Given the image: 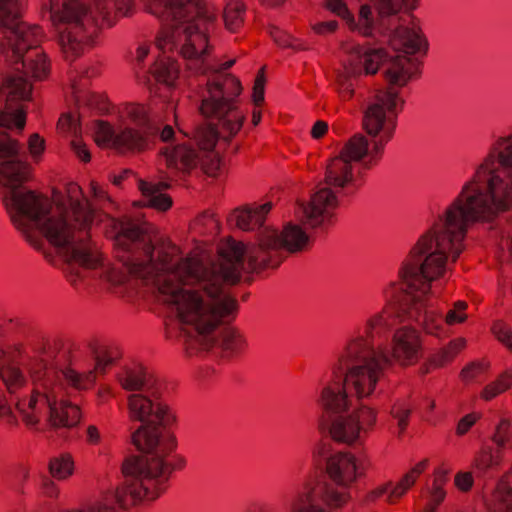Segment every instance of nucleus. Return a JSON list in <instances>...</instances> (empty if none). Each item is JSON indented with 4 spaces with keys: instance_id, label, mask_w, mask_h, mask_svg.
<instances>
[{
    "instance_id": "473e14b6",
    "label": "nucleus",
    "mask_w": 512,
    "mask_h": 512,
    "mask_svg": "<svg viewBox=\"0 0 512 512\" xmlns=\"http://www.w3.org/2000/svg\"><path fill=\"white\" fill-rule=\"evenodd\" d=\"M71 147L75 154L84 162L90 160V153L86 146L77 138L71 141Z\"/></svg>"
},
{
    "instance_id": "7c9ffc66",
    "label": "nucleus",
    "mask_w": 512,
    "mask_h": 512,
    "mask_svg": "<svg viewBox=\"0 0 512 512\" xmlns=\"http://www.w3.org/2000/svg\"><path fill=\"white\" fill-rule=\"evenodd\" d=\"M494 333L500 342L507 348L512 349V330L501 326L495 328Z\"/></svg>"
},
{
    "instance_id": "f03ea898",
    "label": "nucleus",
    "mask_w": 512,
    "mask_h": 512,
    "mask_svg": "<svg viewBox=\"0 0 512 512\" xmlns=\"http://www.w3.org/2000/svg\"><path fill=\"white\" fill-rule=\"evenodd\" d=\"M266 4L277 6L284 0H263ZM417 0H372L371 4H362L356 19L342 0H327V9L346 21L352 31L365 37L387 34L391 45L399 53L386 59L382 49L367 48L359 44L348 43L344 46L348 54V64L337 76L339 93L343 99H349L354 93V80L362 73L375 74L380 65L388 87L375 91L368 100L363 114V128L366 136L356 133L342 147L338 156L332 158L326 166L323 182L311 196L309 203H299L296 214L301 222L312 229H327L335 216V210L353 197L360 182L352 170V162L361 170H369L382 159L387 143L393 138L397 119L402 111L405 99L400 93L411 79V59L422 47L427 50L428 43L420 31L400 23L398 12L402 6L408 9L416 7Z\"/></svg>"
},
{
    "instance_id": "c85d7f7f",
    "label": "nucleus",
    "mask_w": 512,
    "mask_h": 512,
    "mask_svg": "<svg viewBox=\"0 0 512 512\" xmlns=\"http://www.w3.org/2000/svg\"><path fill=\"white\" fill-rule=\"evenodd\" d=\"M338 27V23L335 20H328L315 23L313 25V30L315 33L319 35H327L333 33Z\"/></svg>"
},
{
    "instance_id": "412c9836",
    "label": "nucleus",
    "mask_w": 512,
    "mask_h": 512,
    "mask_svg": "<svg viewBox=\"0 0 512 512\" xmlns=\"http://www.w3.org/2000/svg\"><path fill=\"white\" fill-rule=\"evenodd\" d=\"M512 386V371L504 372L500 378L487 385L482 392V397L485 400H490L497 396L498 394L506 391Z\"/></svg>"
},
{
    "instance_id": "4be33fe9",
    "label": "nucleus",
    "mask_w": 512,
    "mask_h": 512,
    "mask_svg": "<svg viewBox=\"0 0 512 512\" xmlns=\"http://www.w3.org/2000/svg\"><path fill=\"white\" fill-rule=\"evenodd\" d=\"M51 475L56 479H65L73 472V462L68 455L54 458L49 463Z\"/></svg>"
},
{
    "instance_id": "f8f14e48",
    "label": "nucleus",
    "mask_w": 512,
    "mask_h": 512,
    "mask_svg": "<svg viewBox=\"0 0 512 512\" xmlns=\"http://www.w3.org/2000/svg\"><path fill=\"white\" fill-rule=\"evenodd\" d=\"M497 450L494 453L490 446H483L474 459L478 474L485 475L488 470L499 464L502 449L512 448V427L507 419H500L491 437Z\"/></svg>"
},
{
    "instance_id": "37998d69",
    "label": "nucleus",
    "mask_w": 512,
    "mask_h": 512,
    "mask_svg": "<svg viewBox=\"0 0 512 512\" xmlns=\"http://www.w3.org/2000/svg\"><path fill=\"white\" fill-rule=\"evenodd\" d=\"M434 407V402H431L430 403V409H432Z\"/></svg>"
},
{
    "instance_id": "ea45409f",
    "label": "nucleus",
    "mask_w": 512,
    "mask_h": 512,
    "mask_svg": "<svg viewBox=\"0 0 512 512\" xmlns=\"http://www.w3.org/2000/svg\"><path fill=\"white\" fill-rule=\"evenodd\" d=\"M234 64V60L224 63L221 67L222 71L229 69Z\"/></svg>"
},
{
    "instance_id": "4c0bfd02",
    "label": "nucleus",
    "mask_w": 512,
    "mask_h": 512,
    "mask_svg": "<svg viewBox=\"0 0 512 512\" xmlns=\"http://www.w3.org/2000/svg\"><path fill=\"white\" fill-rule=\"evenodd\" d=\"M467 307V304L466 302L464 301H457L455 304H454V309L459 311L460 313H463L464 310L466 309Z\"/></svg>"
},
{
    "instance_id": "cd10ccee",
    "label": "nucleus",
    "mask_w": 512,
    "mask_h": 512,
    "mask_svg": "<svg viewBox=\"0 0 512 512\" xmlns=\"http://www.w3.org/2000/svg\"><path fill=\"white\" fill-rule=\"evenodd\" d=\"M58 127L63 132H70L75 136L78 133V124L71 115H63L58 122Z\"/></svg>"
},
{
    "instance_id": "2f4dec72",
    "label": "nucleus",
    "mask_w": 512,
    "mask_h": 512,
    "mask_svg": "<svg viewBox=\"0 0 512 512\" xmlns=\"http://www.w3.org/2000/svg\"><path fill=\"white\" fill-rule=\"evenodd\" d=\"M40 486L45 496L54 498L58 495V489L56 485L47 476H42Z\"/></svg>"
},
{
    "instance_id": "bb28decb",
    "label": "nucleus",
    "mask_w": 512,
    "mask_h": 512,
    "mask_svg": "<svg viewBox=\"0 0 512 512\" xmlns=\"http://www.w3.org/2000/svg\"><path fill=\"white\" fill-rule=\"evenodd\" d=\"M264 84L265 77L263 72H260L255 79L253 87V102L255 105H259L264 100Z\"/></svg>"
},
{
    "instance_id": "f3484780",
    "label": "nucleus",
    "mask_w": 512,
    "mask_h": 512,
    "mask_svg": "<svg viewBox=\"0 0 512 512\" xmlns=\"http://www.w3.org/2000/svg\"><path fill=\"white\" fill-rule=\"evenodd\" d=\"M144 73L152 75L159 82L172 85L177 78L178 67L176 63L161 58L150 65Z\"/></svg>"
},
{
    "instance_id": "a19ab883",
    "label": "nucleus",
    "mask_w": 512,
    "mask_h": 512,
    "mask_svg": "<svg viewBox=\"0 0 512 512\" xmlns=\"http://www.w3.org/2000/svg\"><path fill=\"white\" fill-rule=\"evenodd\" d=\"M122 179H123V176H115V177H114V180H113V183H114L115 185H120V183H121Z\"/></svg>"
},
{
    "instance_id": "20e7f679",
    "label": "nucleus",
    "mask_w": 512,
    "mask_h": 512,
    "mask_svg": "<svg viewBox=\"0 0 512 512\" xmlns=\"http://www.w3.org/2000/svg\"><path fill=\"white\" fill-rule=\"evenodd\" d=\"M512 206V189L488 153L474 167L457 196L434 217L430 227L411 247L398 270L397 280L381 285L386 303L376 314L384 313L391 337L385 345L390 358L401 365H412L421 357V343L416 330L397 327L398 317L416 322L427 333L439 336L443 323L454 324L466 315L452 309L443 317L434 297V282L442 278L450 264L463 251V241L470 225L489 222Z\"/></svg>"
},
{
    "instance_id": "aec40b11",
    "label": "nucleus",
    "mask_w": 512,
    "mask_h": 512,
    "mask_svg": "<svg viewBox=\"0 0 512 512\" xmlns=\"http://www.w3.org/2000/svg\"><path fill=\"white\" fill-rule=\"evenodd\" d=\"M243 5L239 2L229 3L223 13V18L227 29L237 30L243 22Z\"/></svg>"
},
{
    "instance_id": "0eeeda50",
    "label": "nucleus",
    "mask_w": 512,
    "mask_h": 512,
    "mask_svg": "<svg viewBox=\"0 0 512 512\" xmlns=\"http://www.w3.org/2000/svg\"><path fill=\"white\" fill-rule=\"evenodd\" d=\"M228 283L232 284L216 268L186 260L178 270L164 269L146 286L166 308L168 338L179 337L191 346L231 358L244 350L246 340L235 328L220 327L237 310Z\"/></svg>"
},
{
    "instance_id": "c756f323",
    "label": "nucleus",
    "mask_w": 512,
    "mask_h": 512,
    "mask_svg": "<svg viewBox=\"0 0 512 512\" xmlns=\"http://www.w3.org/2000/svg\"><path fill=\"white\" fill-rule=\"evenodd\" d=\"M472 484L473 477L469 472H461L455 476V485L462 491H468Z\"/></svg>"
},
{
    "instance_id": "5701e85b",
    "label": "nucleus",
    "mask_w": 512,
    "mask_h": 512,
    "mask_svg": "<svg viewBox=\"0 0 512 512\" xmlns=\"http://www.w3.org/2000/svg\"><path fill=\"white\" fill-rule=\"evenodd\" d=\"M464 346L465 341L463 339L451 341L448 346L442 348L439 352L436 359V364L441 366L444 363L450 361Z\"/></svg>"
},
{
    "instance_id": "a211bd4d",
    "label": "nucleus",
    "mask_w": 512,
    "mask_h": 512,
    "mask_svg": "<svg viewBox=\"0 0 512 512\" xmlns=\"http://www.w3.org/2000/svg\"><path fill=\"white\" fill-rule=\"evenodd\" d=\"M72 93L78 106H87L93 109H104V102L101 97L85 90V84L72 80Z\"/></svg>"
},
{
    "instance_id": "9b49d317",
    "label": "nucleus",
    "mask_w": 512,
    "mask_h": 512,
    "mask_svg": "<svg viewBox=\"0 0 512 512\" xmlns=\"http://www.w3.org/2000/svg\"><path fill=\"white\" fill-rule=\"evenodd\" d=\"M124 113L129 121L117 128L98 121L95 124V138L100 145H109L120 153L141 152L149 149L159 136L163 142L174 139V130L166 125L162 130L144 105L130 104Z\"/></svg>"
},
{
    "instance_id": "f704fd0d",
    "label": "nucleus",
    "mask_w": 512,
    "mask_h": 512,
    "mask_svg": "<svg viewBox=\"0 0 512 512\" xmlns=\"http://www.w3.org/2000/svg\"><path fill=\"white\" fill-rule=\"evenodd\" d=\"M327 130L328 124L325 121L319 120L313 125L311 135L314 139H320L324 136Z\"/></svg>"
},
{
    "instance_id": "2eb2a0df",
    "label": "nucleus",
    "mask_w": 512,
    "mask_h": 512,
    "mask_svg": "<svg viewBox=\"0 0 512 512\" xmlns=\"http://www.w3.org/2000/svg\"><path fill=\"white\" fill-rule=\"evenodd\" d=\"M169 187L167 182L158 183L139 181V189L145 199V204L158 210H167L172 205L169 196L163 193Z\"/></svg>"
},
{
    "instance_id": "dca6fc26",
    "label": "nucleus",
    "mask_w": 512,
    "mask_h": 512,
    "mask_svg": "<svg viewBox=\"0 0 512 512\" xmlns=\"http://www.w3.org/2000/svg\"><path fill=\"white\" fill-rule=\"evenodd\" d=\"M448 470L440 467L434 472L432 486L427 487L425 494L426 503L421 512H436V507L442 503L446 497L444 486L448 481Z\"/></svg>"
},
{
    "instance_id": "6ab92c4d",
    "label": "nucleus",
    "mask_w": 512,
    "mask_h": 512,
    "mask_svg": "<svg viewBox=\"0 0 512 512\" xmlns=\"http://www.w3.org/2000/svg\"><path fill=\"white\" fill-rule=\"evenodd\" d=\"M495 512H512V488L504 481L498 483L493 494Z\"/></svg>"
},
{
    "instance_id": "ddd939ff",
    "label": "nucleus",
    "mask_w": 512,
    "mask_h": 512,
    "mask_svg": "<svg viewBox=\"0 0 512 512\" xmlns=\"http://www.w3.org/2000/svg\"><path fill=\"white\" fill-rule=\"evenodd\" d=\"M426 466L427 460L417 463L413 468L405 473L398 482L393 483L392 481H389L371 491L367 495V501H374L378 497L386 495L387 503H396V501L403 497L416 483L417 478L423 473Z\"/></svg>"
},
{
    "instance_id": "39448f33",
    "label": "nucleus",
    "mask_w": 512,
    "mask_h": 512,
    "mask_svg": "<svg viewBox=\"0 0 512 512\" xmlns=\"http://www.w3.org/2000/svg\"><path fill=\"white\" fill-rule=\"evenodd\" d=\"M117 379L130 393L127 397L130 419L141 423L131 437L142 454L124 461V481L115 492L83 509L61 512H124L137 503L154 501L165 490L172 472L185 465L182 457L171 455L176 441L167 427L175 417L159 399L154 375L146 367L136 365L124 368Z\"/></svg>"
},
{
    "instance_id": "79ce46f5",
    "label": "nucleus",
    "mask_w": 512,
    "mask_h": 512,
    "mask_svg": "<svg viewBox=\"0 0 512 512\" xmlns=\"http://www.w3.org/2000/svg\"><path fill=\"white\" fill-rule=\"evenodd\" d=\"M509 249H510V252L512 253V239L509 241Z\"/></svg>"
},
{
    "instance_id": "7ed1b4c3",
    "label": "nucleus",
    "mask_w": 512,
    "mask_h": 512,
    "mask_svg": "<svg viewBox=\"0 0 512 512\" xmlns=\"http://www.w3.org/2000/svg\"><path fill=\"white\" fill-rule=\"evenodd\" d=\"M105 19L111 11L127 16L132 0H49L46 13L56 27L58 44L67 61L75 60L89 38V26L95 16L92 7ZM150 12L162 28L156 38L163 52L176 51L195 73L212 75L201 95L200 112L205 122L198 124L191 138L167 145L163 150L166 165L176 171L188 172L200 167L208 176L215 177L221 170V149L241 130L245 112L237 97L242 87L230 74L212 70L208 58L207 33L215 15L198 0H156Z\"/></svg>"
},
{
    "instance_id": "9d476101",
    "label": "nucleus",
    "mask_w": 512,
    "mask_h": 512,
    "mask_svg": "<svg viewBox=\"0 0 512 512\" xmlns=\"http://www.w3.org/2000/svg\"><path fill=\"white\" fill-rule=\"evenodd\" d=\"M328 480L318 482L315 486L306 485L298 491L291 503L292 512H328L325 506L337 508L348 499V487L361 476L365 470L364 463L347 452H324ZM259 512H277L271 506H261Z\"/></svg>"
},
{
    "instance_id": "393cba45",
    "label": "nucleus",
    "mask_w": 512,
    "mask_h": 512,
    "mask_svg": "<svg viewBox=\"0 0 512 512\" xmlns=\"http://www.w3.org/2000/svg\"><path fill=\"white\" fill-rule=\"evenodd\" d=\"M28 149L34 160H38L45 150V140L37 133L32 134L28 140Z\"/></svg>"
},
{
    "instance_id": "b1692460",
    "label": "nucleus",
    "mask_w": 512,
    "mask_h": 512,
    "mask_svg": "<svg viewBox=\"0 0 512 512\" xmlns=\"http://www.w3.org/2000/svg\"><path fill=\"white\" fill-rule=\"evenodd\" d=\"M411 413V409L408 408L404 403H398L393 406L391 415L397 420V425L400 429V433L403 432L408 423V417Z\"/></svg>"
},
{
    "instance_id": "e433bc0d",
    "label": "nucleus",
    "mask_w": 512,
    "mask_h": 512,
    "mask_svg": "<svg viewBox=\"0 0 512 512\" xmlns=\"http://www.w3.org/2000/svg\"><path fill=\"white\" fill-rule=\"evenodd\" d=\"M149 53V47L145 44H141L138 46L136 51V62L137 65L140 66L144 61L145 57H147Z\"/></svg>"
},
{
    "instance_id": "58836bf2",
    "label": "nucleus",
    "mask_w": 512,
    "mask_h": 512,
    "mask_svg": "<svg viewBox=\"0 0 512 512\" xmlns=\"http://www.w3.org/2000/svg\"><path fill=\"white\" fill-rule=\"evenodd\" d=\"M261 120L260 112L254 111L252 116V122L254 125H257Z\"/></svg>"
},
{
    "instance_id": "72a5a7b5",
    "label": "nucleus",
    "mask_w": 512,
    "mask_h": 512,
    "mask_svg": "<svg viewBox=\"0 0 512 512\" xmlns=\"http://www.w3.org/2000/svg\"><path fill=\"white\" fill-rule=\"evenodd\" d=\"M101 434L99 429L94 425L87 426L85 430V440L90 445H98L101 442Z\"/></svg>"
},
{
    "instance_id": "423d86ee",
    "label": "nucleus",
    "mask_w": 512,
    "mask_h": 512,
    "mask_svg": "<svg viewBox=\"0 0 512 512\" xmlns=\"http://www.w3.org/2000/svg\"><path fill=\"white\" fill-rule=\"evenodd\" d=\"M94 368L77 372L65 366L67 351L48 346L25 367L11 353L0 351V380L5 392L0 391V421L16 425L17 415L32 429L40 430L42 422L52 428H71L80 420V410L64 400L65 386L86 389L96 379V372L104 373L114 358L108 349L97 341L87 344Z\"/></svg>"
},
{
    "instance_id": "6e6552de",
    "label": "nucleus",
    "mask_w": 512,
    "mask_h": 512,
    "mask_svg": "<svg viewBox=\"0 0 512 512\" xmlns=\"http://www.w3.org/2000/svg\"><path fill=\"white\" fill-rule=\"evenodd\" d=\"M391 331L385 314L367 318L363 331L351 336L321 380L318 402L323 426L332 439L352 444L376 421V412L360 401L372 397L391 358L385 345Z\"/></svg>"
},
{
    "instance_id": "c9c22d12",
    "label": "nucleus",
    "mask_w": 512,
    "mask_h": 512,
    "mask_svg": "<svg viewBox=\"0 0 512 512\" xmlns=\"http://www.w3.org/2000/svg\"><path fill=\"white\" fill-rule=\"evenodd\" d=\"M475 417L472 415H467L463 417L457 427V432L460 435H463L468 431V429L475 423Z\"/></svg>"
},
{
    "instance_id": "1a4fd4ad",
    "label": "nucleus",
    "mask_w": 512,
    "mask_h": 512,
    "mask_svg": "<svg viewBox=\"0 0 512 512\" xmlns=\"http://www.w3.org/2000/svg\"><path fill=\"white\" fill-rule=\"evenodd\" d=\"M271 208V202L245 206L235 209L228 218L231 225L243 231L257 230L256 242L245 245L228 240L219 248V254L214 259L184 256L176 245L167 242L160 254L162 268L178 270L180 262L188 260L210 265L225 279L236 283L241 272L278 267L286 253L301 251L308 244L309 236L300 225L292 222L285 224L281 231L265 226L264 221Z\"/></svg>"
},
{
    "instance_id": "4468645a",
    "label": "nucleus",
    "mask_w": 512,
    "mask_h": 512,
    "mask_svg": "<svg viewBox=\"0 0 512 512\" xmlns=\"http://www.w3.org/2000/svg\"><path fill=\"white\" fill-rule=\"evenodd\" d=\"M487 153L512 189V129L508 133L495 136Z\"/></svg>"
},
{
    "instance_id": "a878e982",
    "label": "nucleus",
    "mask_w": 512,
    "mask_h": 512,
    "mask_svg": "<svg viewBox=\"0 0 512 512\" xmlns=\"http://www.w3.org/2000/svg\"><path fill=\"white\" fill-rule=\"evenodd\" d=\"M486 369L483 363L473 362L463 368L461 377L464 381H471L476 379L478 374L482 373Z\"/></svg>"
},
{
    "instance_id": "f257e3e1",
    "label": "nucleus",
    "mask_w": 512,
    "mask_h": 512,
    "mask_svg": "<svg viewBox=\"0 0 512 512\" xmlns=\"http://www.w3.org/2000/svg\"><path fill=\"white\" fill-rule=\"evenodd\" d=\"M22 7L21 0H0V61L12 70L0 86V195L5 209L34 248L41 250L44 240L54 248L73 286L85 284L89 278L146 286L164 270L160 254L167 243L155 252L147 228L128 221L120 225L115 238L120 266L103 263L89 234L100 217L96 205L108 200L102 187L91 185L96 203L88 201L76 184L69 185L67 195L54 203L25 185L30 166L25 151L7 131L24 128L23 102L31 99L32 80L47 79L51 64L40 46L41 28L21 20Z\"/></svg>"
}]
</instances>
